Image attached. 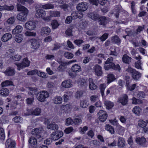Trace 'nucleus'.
Listing matches in <instances>:
<instances>
[{"instance_id": "f257e3e1", "label": "nucleus", "mask_w": 148, "mask_h": 148, "mask_svg": "<svg viewBox=\"0 0 148 148\" xmlns=\"http://www.w3.org/2000/svg\"><path fill=\"white\" fill-rule=\"evenodd\" d=\"M113 60V58L112 57L108 58L105 62V65L104 66V68L106 70H108L111 69L119 71L120 70L121 68L119 65L118 64L115 65L112 62Z\"/></svg>"}, {"instance_id": "f03ea898", "label": "nucleus", "mask_w": 148, "mask_h": 148, "mask_svg": "<svg viewBox=\"0 0 148 148\" xmlns=\"http://www.w3.org/2000/svg\"><path fill=\"white\" fill-rule=\"evenodd\" d=\"M126 71L131 74L132 78L135 80H138L141 77V73L130 66L126 69Z\"/></svg>"}, {"instance_id": "7ed1b4c3", "label": "nucleus", "mask_w": 148, "mask_h": 148, "mask_svg": "<svg viewBox=\"0 0 148 148\" xmlns=\"http://www.w3.org/2000/svg\"><path fill=\"white\" fill-rule=\"evenodd\" d=\"M49 96L48 92L46 91H42L37 95V98L40 101L43 102L45 99Z\"/></svg>"}, {"instance_id": "20e7f679", "label": "nucleus", "mask_w": 148, "mask_h": 148, "mask_svg": "<svg viewBox=\"0 0 148 148\" xmlns=\"http://www.w3.org/2000/svg\"><path fill=\"white\" fill-rule=\"evenodd\" d=\"M17 67V70L20 71L21 69L26 67H28L29 65V61L27 58H25L23 59V62L19 63H15Z\"/></svg>"}, {"instance_id": "39448f33", "label": "nucleus", "mask_w": 148, "mask_h": 148, "mask_svg": "<svg viewBox=\"0 0 148 148\" xmlns=\"http://www.w3.org/2000/svg\"><path fill=\"white\" fill-rule=\"evenodd\" d=\"M63 133L60 131H56L51 134V137L54 140H56L63 136Z\"/></svg>"}, {"instance_id": "423d86ee", "label": "nucleus", "mask_w": 148, "mask_h": 148, "mask_svg": "<svg viewBox=\"0 0 148 148\" xmlns=\"http://www.w3.org/2000/svg\"><path fill=\"white\" fill-rule=\"evenodd\" d=\"M36 26V23L34 21H29L25 23L24 27L27 30L31 31L34 29Z\"/></svg>"}, {"instance_id": "0eeeda50", "label": "nucleus", "mask_w": 148, "mask_h": 148, "mask_svg": "<svg viewBox=\"0 0 148 148\" xmlns=\"http://www.w3.org/2000/svg\"><path fill=\"white\" fill-rule=\"evenodd\" d=\"M5 146L6 148H16V143L14 140L8 138L5 142Z\"/></svg>"}, {"instance_id": "6e6552de", "label": "nucleus", "mask_w": 148, "mask_h": 148, "mask_svg": "<svg viewBox=\"0 0 148 148\" xmlns=\"http://www.w3.org/2000/svg\"><path fill=\"white\" fill-rule=\"evenodd\" d=\"M88 7L86 2H82L78 3L77 6V10L79 11L84 12L86 11Z\"/></svg>"}, {"instance_id": "1a4fd4ad", "label": "nucleus", "mask_w": 148, "mask_h": 148, "mask_svg": "<svg viewBox=\"0 0 148 148\" xmlns=\"http://www.w3.org/2000/svg\"><path fill=\"white\" fill-rule=\"evenodd\" d=\"M118 101L123 106L126 105L127 104L128 101V96L126 94L123 95L118 98Z\"/></svg>"}, {"instance_id": "9d476101", "label": "nucleus", "mask_w": 148, "mask_h": 148, "mask_svg": "<svg viewBox=\"0 0 148 148\" xmlns=\"http://www.w3.org/2000/svg\"><path fill=\"white\" fill-rule=\"evenodd\" d=\"M136 143L138 145L144 147L147 146V140L144 137H137L135 139Z\"/></svg>"}, {"instance_id": "9b49d317", "label": "nucleus", "mask_w": 148, "mask_h": 148, "mask_svg": "<svg viewBox=\"0 0 148 148\" xmlns=\"http://www.w3.org/2000/svg\"><path fill=\"white\" fill-rule=\"evenodd\" d=\"M51 32V30L50 28L48 26L42 27L40 29V34L43 36H46L49 35Z\"/></svg>"}, {"instance_id": "f8f14e48", "label": "nucleus", "mask_w": 148, "mask_h": 148, "mask_svg": "<svg viewBox=\"0 0 148 148\" xmlns=\"http://www.w3.org/2000/svg\"><path fill=\"white\" fill-rule=\"evenodd\" d=\"M99 118L100 121L103 122L106 119L108 115L106 112L103 110H100L98 113Z\"/></svg>"}, {"instance_id": "ddd939ff", "label": "nucleus", "mask_w": 148, "mask_h": 148, "mask_svg": "<svg viewBox=\"0 0 148 148\" xmlns=\"http://www.w3.org/2000/svg\"><path fill=\"white\" fill-rule=\"evenodd\" d=\"M95 74L98 76H102L103 74V71L101 67L98 64H96L93 68Z\"/></svg>"}, {"instance_id": "4468645a", "label": "nucleus", "mask_w": 148, "mask_h": 148, "mask_svg": "<svg viewBox=\"0 0 148 148\" xmlns=\"http://www.w3.org/2000/svg\"><path fill=\"white\" fill-rule=\"evenodd\" d=\"M32 48L35 49L36 50L40 46V43L38 40L33 38L30 40Z\"/></svg>"}, {"instance_id": "2eb2a0df", "label": "nucleus", "mask_w": 148, "mask_h": 148, "mask_svg": "<svg viewBox=\"0 0 148 148\" xmlns=\"http://www.w3.org/2000/svg\"><path fill=\"white\" fill-rule=\"evenodd\" d=\"M28 13L21 12L18 14L16 18L17 19L21 21H24L27 19V16Z\"/></svg>"}, {"instance_id": "dca6fc26", "label": "nucleus", "mask_w": 148, "mask_h": 148, "mask_svg": "<svg viewBox=\"0 0 148 148\" xmlns=\"http://www.w3.org/2000/svg\"><path fill=\"white\" fill-rule=\"evenodd\" d=\"M4 73L7 76H12L15 74V71L14 68L9 67L6 69Z\"/></svg>"}, {"instance_id": "f3484780", "label": "nucleus", "mask_w": 148, "mask_h": 148, "mask_svg": "<svg viewBox=\"0 0 148 148\" xmlns=\"http://www.w3.org/2000/svg\"><path fill=\"white\" fill-rule=\"evenodd\" d=\"M71 16L73 19L78 18H81L83 17V14L82 12L79 13L77 11H73L71 13Z\"/></svg>"}, {"instance_id": "a211bd4d", "label": "nucleus", "mask_w": 148, "mask_h": 148, "mask_svg": "<svg viewBox=\"0 0 148 148\" xmlns=\"http://www.w3.org/2000/svg\"><path fill=\"white\" fill-rule=\"evenodd\" d=\"M46 15V13L45 11L42 9H38L36 10V12L35 14L36 17L37 18H42L45 16Z\"/></svg>"}, {"instance_id": "6ab92c4d", "label": "nucleus", "mask_w": 148, "mask_h": 148, "mask_svg": "<svg viewBox=\"0 0 148 148\" xmlns=\"http://www.w3.org/2000/svg\"><path fill=\"white\" fill-rule=\"evenodd\" d=\"M41 129L38 128H36L32 130V134L36 136L37 138L41 137Z\"/></svg>"}, {"instance_id": "aec40b11", "label": "nucleus", "mask_w": 148, "mask_h": 148, "mask_svg": "<svg viewBox=\"0 0 148 148\" xmlns=\"http://www.w3.org/2000/svg\"><path fill=\"white\" fill-rule=\"evenodd\" d=\"M23 29V27L21 25H18L12 30V33L13 34H19L22 32Z\"/></svg>"}, {"instance_id": "412c9836", "label": "nucleus", "mask_w": 148, "mask_h": 148, "mask_svg": "<svg viewBox=\"0 0 148 148\" xmlns=\"http://www.w3.org/2000/svg\"><path fill=\"white\" fill-rule=\"evenodd\" d=\"M17 9L18 11H22L21 12L28 13V10L27 8L19 3H17L16 4Z\"/></svg>"}, {"instance_id": "4be33fe9", "label": "nucleus", "mask_w": 148, "mask_h": 148, "mask_svg": "<svg viewBox=\"0 0 148 148\" xmlns=\"http://www.w3.org/2000/svg\"><path fill=\"white\" fill-rule=\"evenodd\" d=\"M47 128L48 129L57 130L58 129V126L54 122H51L49 123L47 126Z\"/></svg>"}, {"instance_id": "5701e85b", "label": "nucleus", "mask_w": 148, "mask_h": 148, "mask_svg": "<svg viewBox=\"0 0 148 148\" xmlns=\"http://www.w3.org/2000/svg\"><path fill=\"white\" fill-rule=\"evenodd\" d=\"M62 86L65 88H69L72 86V81L71 80H65L62 84Z\"/></svg>"}, {"instance_id": "b1692460", "label": "nucleus", "mask_w": 148, "mask_h": 148, "mask_svg": "<svg viewBox=\"0 0 148 148\" xmlns=\"http://www.w3.org/2000/svg\"><path fill=\"white\" fill-rule=\"evenodd\" d=\"M132 58L127 54H124L123 55L122 58L123 62L125 63L129 64L131 62Z\"/></svg>"}, {"instance_id": "393cba45", "label": "nucleus", "mask_w": 148, "mask_h": 148, "mask_svg": "<svg viewBox=\"0 0 148 148\" xmlns=\"http://www.w3.org/2000/svg\"><path fill=\"white\" fill-rule=\"evenodd\" d=\"M10 93L9 90L6 88H3L0 90V94L3 97H6L8 96Z\"/></svg>"}, {"instance_id": "a878e982", "label": "nucleus", "mask_w": 148, "mask_h": 148, "mask_svg": "<svg viewBox=\"0 0 148 148\" xmlns=\"http://www.w3.org/2000/svg\"><path fill=\"white\" fill-rule=\"evenodd\" d=\"M112 42L114 44H116L119 45L121 42V40L119 37L117 35L112 36L111 37Z\"/></svg>"}, {"instance_id": "bb28decb", "label": "nucleus", "mask_w": 148, "mask_h": 148, "mask_svg": "<svg viewBox=\"0 0 148 148\" xmlns=\"http://www.w3.org/2000/svg\"><path fill=\"white\" fill-rule=\"evenodd\" d=\"M12 37V35L8 33L5 34L2 37L1 40L4 42H6L10 39Z\"/></svg>"}, {"instance_id": "cd10ccee", "label": "nucleus", "mask_w": 148, "mask_h": 148, "mask_svg": "<svg viewBox=\"0 0 148 148\" xmlns=\"http://www.w3.org/2000/svg\"><path fill=\"white\" fill-rule=\"evenodd\" d=\"M88 81L89 88L90 90H95L97 88V86L94 84L92 78H89Z\"/></svg>"}, {"instance_id": "c85d7f7f", "label": "nucleus", "mask_w": 148, "mask_h": 148, "mask_svg": "<svg viewBox=\"0 0 148 148\" xmlns=\"http://www.w3.org/2000/svg\"><path fill=\"white\" fill-rule=\"evenodd\" d=\"M81 66L77 64L73 65L71 67V70L74 73H78L81 71Z\"/></svg>"}, {"instance_id": "c756f323", "label": "nucleus", "mask_w": 148, "mask_h": 148, "mask_svg": "<svg viewBox=\"0 0 148 148\" xmlns=\"http://www.w3.org/2000/svg\"><path fill=\"white\" fill-rule=\"evenodd\" d=\"M88 16L92 19L95 21L97 20L99 18V15L96 12H90L88 14Z\"/></svg>"}, {"instance_id": "7c9ffc66", "label": "nucleus", "mask_w": 148, "mask_h": 148, "mask_svg": "<svg viewBox=\"0 0 148 148\" xmlns=\"http://www.w3.org/2000/svg\"><path fill=\"white\" fill-rule=\"evenodd\" d=\"M1 85L2 87H4L10 86H14V85L12 81L9 80H6L2 82Z\"/></svg>"}, {"instance_id": "2f4dec72", "label": "nucleus", "mask_w": 148, "mask_h": 148, "mask_svg": "<svg viewBox=\"0 0 148 148\" xmlns=\"http://www.w3.org/2000/svg\"><path fill=\"white\" fill-rule=\"evenodd\" d=\"M28 142L31 146L36 147L37 145L36 139L34 137H31L28 140Z\"/></svg>"}, {"instance_id": "473e14b6", "label": "nucleus", "mask_w": 148, "mask_h": 148, "mask_svg": "<svg viewBox=\"0 0 148 148\" xmlns=\"http://www.w3.org/2000/svg\"><path fill=\"white\" fill-rule=\"evenodd\" d=\"M104 104L108 109H111L114 106V104L113 102L108 100L105 101Z\"/></svg>"}, {"instance_id": "72a5a7b5", "label": "nucleus", "mask_w": 148, "mask_h": 148, "mask_svg": "<svg viewBox=\"0 0 148 148\" xmlns=\"http://www.w3.org/2000/svg\"><path fill=\"white\" fill-rule=\"evenodd\" d=\"M125 145V141L124 139L121 137H119L117 143V145L119 147H123Z\"/></svg>"}, {"instance_id": "f704fd0d", "label": "nucleus", "mask_w": 148, "mask_h": 148, "mask_svg": "<svg viewBox=\"0 0 148 148\" xmlns=\"http://www.w3.org/2000/svg\"><path fill=\"white\" fill-rule=\"evenodd\" d=\"M62 99L60 96H56L53 99V102L55 104H60L62 103Z\"/></svg>"}, {"instance_id": "c9c22d12", "label": "nucleus", "mask_w": 148, "mask_h": 148, "mask_svg": "<svg viewBox=\"0 0 148 148\" xmlns=\"http://www.w3.org/2000/svg\"><path fill=\"white\" fill-rule=\"evenodd\" d=\"M105 129L106 130L109 131L111 134H114V133L115 131L114 128L110 125H106L105 126Z\"/></svg>"}, {"instance_id": "e433bc0d", "label": "nucleus", "mask_w": 148, "mask_h": 148, "mask_svg": "<svg viewBox=\"0 0 148 148\" xmlns=\"http://www.w3.org/2000/svg\"><path fill=\"white\" fill-rule=\"evenodd\" d=\"M99 22L100 25H105L107 23V20L105 16H102L100 18L99 17Z\"/></svg>"}, {"instance_id": "4c0bfd02", "label": "nucleus", "mask_w": 148, "mask_h": 148, "mask_svg": "<svg viewBox=\"0 0 148 148\" xmlns=\"http://www.w3.org/2000/svg\"><path fill=\"white\" fill-rule=\"evenodd\" d=\"M23 39V36L21 34L16 35L15 36L14 39L17 42H21Z\"/></svg>"}, {"instance_id": "58836bf2", "label": "nucleus", "mask_w": 148, "mask_h": 148, "mask_svg": "<svg viewBox=\"0 0 148 148\" xmlns=\"http://www.w3.org/2000/svg\"><path fill=\"white\" fill-rule=\"evenodd\" d=\"M66 94H64L63 96V98L64 101L65 102H67L69 99V97L72 95V92L70 91H67L65 92Z\"/></svg>"}, {"instance_id": "ea45409f", "label": "nucleus", "mask_w": 148, "mask_h": 148, "mask_svg": "<svg viewBox=\"0 0 148 148\" xmlns=\"http://www.w3.org/2000/svg\"><path fill=\"white\" fill-rule=\"evenodd\" d=\"M41 5V7L46 10L53 9L54 8V5L50 3H47L45 5Z\"/></svg>"}, {"instance_id": "a19ab883", "label": "nucleus", "mask_w": 148, "mask_h": 148, "mask_svg": "<svg viewBox=\"0 0 148 148\" xmlns=\"http://www.w3.org/2000/svg\"><path fill=\"white\" fill-rule=\"evenodd\" d=\"M79 84L82 87L86 86L88 85V81L87 79H82L79 82Z\"/></svg>"}, {"instance_id": "79ce46f5", "label": "nucleus", "mask_w": 148, "mask_h": 148, "mask_svg": "<svg viewBox=\"0 0 148 148\" xmlns=\"http://www.w3.org/2000/svg\"><path fill=\"white\" fill-rule=\"evenodd\" d=\"M41 112V109L39 108H37L30 112L31 114L35 116H38L40 114Z\"/></svg>"}, {"instance_id": "37998d69", "label": "nucleus", "mask_w": 148, "mask_h": 148, "mask_svg": "<svg viewBox=\"0 0 148 148\" xmlns=\"http://www.w3.org/2000/svg\"><path fill=\"white\" fill-rule=\"evenodd\" d=\"M116 88L115 86H112L110 87L107 90L106 93L107 95L109 94H114L116 90Z\"/></svg>"}, {"instance_id": "c03bdc74", "label": "nucleus", "mask_w": 148, "mask_h": 148, "mask_svg": "<svg viewBox=\"0 0 148 148\" xmlns=\"http://www.w3.org/2000/svg\"><path fill=\"white\" fill-rule=\"evenodd\" d=\"M29 92L28 93L29 95H34L37 93V89L36 88L29 87Z\"/></svg>"}, {"instance_id": "a18cd8bd", "label": "nucleus", "mask_w": 148, "mask_h": 148, "mask_svg": "<svg viewBox=\"0 0 148 148\" xmlns=\"http://www.w3.org/2000/svg\"><path fill=\"white\" fill-rule=\"evenodd\" d=\"M51 25L52 26L53 29H54L57 28L59 25V24L56 20H53L51 22Z\"/></svg>"}, {"instance_id": "49530a36", "label": "nucleus", "mask_w": 148, "mask_h": 148, "mask_svg": "<svg viewBox=\"0 0 148 148\" xmlns=\"http://www.w3.org/2000/svg\"><path fill=\"white\" fill-rule=\"evenodd\" d=\"M88 104V102L86 100L81 101L80 104V106L83 108H86Z\"/></svg>"}, {"instance_id": "de8ad7c7", "label": "nucleus", "mask_w": 148, "mask_h": 148, "mask_svg": "<svg viewBox=\"0 0 148 148\" xmlns=\"http://www.w3.org/2000/svg\"><path fill=\"white\" fill-rule=\"evenodd\" d=\"M107 83L109 84L113 81L115 79L114 75L111 74H109L108 75V76Z\"/></svg>"}, {"instance_id": "09e8293b", "label": "nucleus", "mask_w": 148, "mask_h": 148, "mask_svg": "<svg viewBox=\"0 0 148 148\" xmlns=\"http://www.w3.org/2000/svg\"><path fill=\"white\" fill-rule=\"evenodd\" d=\"M64 56L66 58L70 59L73 57V54L71 52H66L64 53Z\"/></svg>"}, {"instance_id": "8fccbe9b", "label": "nucleus", "mask_w": 148, "mask_h": 148, "mask_svg": "<svg viewBox=\"0 0 148 148\" xmlns=\"http://www.w3.org/2000/svg\"><path fill=\"white\" fill-rule=\"evenodd\" d=\"M12 120L16 123H21L23 121V118L20 116H16L12 119Z\"/></svg>"}, {"instance_id": "3c124183", "label": "nucleus", "mask_w": 148, "mask_h": 148, "mask_svg": "<svg viewBox=\"0 0 148 148\" xmlns=\"http://www.w3.org/2000/svg\"><path fill=\"white\" fill-rule=\"evenodd\" d=\"M109 34L108 33H104L101 37H98L97 38L100 40L101 41L103 42L108 37Z\"/></svg>"}, {"instance_id": "603ef678", "label": "nucleus", "mask_w": 148, "mask_h": 148, "mask_svg": "<svg viewBox=\"0 0 148 148\" xmlns=\"http://www.w3.org/2000/svg\"><path fill=\"white\" fill-rule=\"evenodd\" d=\"M99 100V97L96 95H92L90 97V100L92 103L97 102Z\"/></svg>"}, {"instance_id": "864d4df0", "label": "nucleus", "mask_w": 148, "mask_h": 148, "mask_svg": "<svg viewBox=\"0 0 148 148\" xmlns=\"http://www.w3.org/2000/svg\"><path fill=\"white\" fill-rule=\"evenodd\" d=\"M24 35L27 36L34 37L36 35V33L35 32L27 31L24 33Z\"/></svg>"}, {"instance_id": "5fc2aeb1", "label": "nucleus", "mask_w": 148, "mask_h": 148, "mask_svg": "<svg viewBox=\"0 0 148 148\" xmlns=\"http://www.w3.org/2000/svg\"><path fill=\"white\" fill-rule=\"evenodd\" d=\"M141 111L140 108L138 106L135 107L132 110L133 112L136 114L139 115Z\"/></svg>"}, {"instance_id": "6e6d98bb", "label": "nucleus", "mask_w": 148, "mask_h": 148, "mask_svg": "<svg viewBox=\"0 0 148 148\" xmlns=\"http://www.w3.org/2000/svg\"><path fill=\"white\" fill-rule=\"evenodd\" d=\"M138 125L142 128H144L147 125V123L143 120H140L138 122Z\"/></svg>"}, {"instance_id": "4d7b16f0", "label": "nucleus", "mask_w": 148, "mask_h": 148, "mask_svg": "<svg viewBox=\"0 0 148 148\" xmlns=\"http://www.w3.org/2000/svg\"><path fill=\"white\" fill-rule=\"evenodd\" d=\"M60 12L58 11H52L49 12L50 17H59L60 16Z\"/></svg>"}, {"instance_id": "13d9d810", "label": "nucleus", "mask_w": 148, "mask_h": 148, "mask_svg": "<svg viewBox=\"0 0 148 148\" xmlns=\"http://www.w3.org/2000/svg\"><path fill=\"white\" fill-rule=\"evenodd\" d=\"M132 100V103L135 104H139L143 103L142 101L140 100L136 99L134 97H133Z\"/></svg>"}, {"instance_id": "bf43d9fd", "label": "nucleus", "mask_w": 148, "mask_h": 148, "mask_svg": "<svg viewBox=\"0 0 148 148\" xmlns=\"http://www.w3.org/2000/svg\"><path fill=\"white\" fill-rule=\"evenodd\" d=\"M121 7L120 5H116L115 6V10L116 11V12L115 14V16L117 18L119 17V11L121 10Z\"/></svg>"}, {"instance_id": "052dcab7", "label": "nucleus", "mask_w": 148, "mask_h": 148, "mask_svg": "<svg viewBox=\"0 0 148 148\" xmlns=\"http://www.w3.org/2000/svg\"><path fill=\"white\" fill-rule=\"evenodd\" d=\"M65 124L66 125H72L74 123L73 120L71 118L67 119L65 120Z\"/></svg>"}, {"instance_id": "680f3d73", "label": "nucleus", "mask_w": 148, "mask_h": 148, "mask_svg": "<svg viewBox=\"0 0 148 148\" xmlns=\"http://www.w3.org/2000/svg\"><path fill=\"white\" fill-rule=\"evenodd\" d=\"M14 103L17 105L19 103L18 101L20 100H22L21 96L20 95H18L15 96L14 97Z\"/></svg>"}, {"instance_id": "e2e57ef3", "label": "nucleus", "mask_w": 148, "mask_h": 148, "mask_svg": "<svg viewBox=\"0 0 148 148\" xmlns=\"http://www.w3.org/2000/svg\"><path fill=\"white\" fill-rule=\"evenodd\" d=\"M106 87V85L105 84H101L100 85V88L102 96L103 97L104 95V91Z\"/></svg>"}, {"instance_id": "0e129e2a", "label": "nucleus", "mask_w": 148, "mask_h": 148, "mask_svg": "<svg viewBox=\"0 0 148 148\" xmlns=\"http://www.w3.org/2000/svg\"><path fill=\"white\" fill-rule=\"evenodd\" d=\"M141 61H138L135 63V66L136 68L138 69L142 70L141 66Z\"/></svg>"}, {"instance_id": "69168bd1", "label": "nucleus", "mask_w": 148, "mask_h": 148, "mask_svg": "<svg viewBox=\"0 0 148 148\" xmlns=\"http://www.w3.org/2000/svg\"><path fill=\"white\" fill-rule=\"evenodd\" d=\"M72 106L70 104H67L65 105H62L61 106V108L63 109L64 110H68L69 109L71 108Z\"/></svg>"}, {"instance_id": "338daca9", "label": "nucleus", "mask_w": 148, "mask_h": 148, "mask_svg": "<svg viewBox=\"0 0 148 148\" xmlns=\"http://www.w3.org/2000/svg\"><path fill=\"white\" fill-rule=\"evenodd\" d=\"M15 17L14 16L8 18L7 21V22L9 24L11 25L13 24L15 22Z\"/></svg>"}, {"instance_id": "774afa93", "label": "nucleus", "mask_w": 148, "mask_h": 148, "mask_svg": "<svg viewBox=\"0 0 148 148\" xmlns=\"http://www.w3.org/2000/svg\"><path fill=\"white\" fill-rule=\"evenodd\" d=\"M84 42V40L81 39H77L75 40L74 43L78 46L79 47Z\"/></svg>"}]
</instances>
